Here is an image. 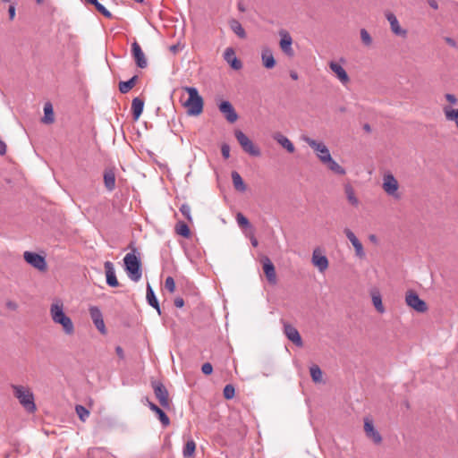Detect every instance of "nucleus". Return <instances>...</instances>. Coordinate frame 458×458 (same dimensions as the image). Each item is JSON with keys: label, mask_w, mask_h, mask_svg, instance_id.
<instances>
[{"label": "nucleus", "mask_w": 458, "mask_h": 458, "mask_svg": "<svg viewBox=\"0 0 458 458\" xmlns=\"http://www.w3.org/2000/svg\"><path fill=\"white\" fill-rule=\"evenodd\" d=\"M302 140L313 150L318 161L325 165L327 170L336 175H345V168L332 157L330 150L324 141L308 136L303 137Z\"/></svg>", "instance_id": "f257e3e1"}, {"label": "nucleus", "mask_w": 458, "mask_h": 458, "mask_svg": "<svg viewBox=\"0 0 458 458\" xmlns=\"http://www.w3.org/2000/svg\"><path fill=\"white\" fill-rule=\"evenodd\" d=\"M49 315L55 325L62 327L66 335H72L75 333L74 324L72 318L65 313V307L61 299H54L49 307Z\"/></svg>", "instance_id": "f03ea898"}, {"label": "nucleus", "mask_w": 458, "mask_h": 458, "mask_svg": "<svg viewBox=\"0 0 458 458\" xmlns=\"http://www.w3.org/2000/svg\"><path fill=\"white\" fill-rule=\"evenodd\" d=\"M182 90L188 94V98L183 102L189 115H199L203 111V98L198 89L193 87H182Z\"/></svg>", "instance_id": "7ed1b4c3"}, {"label": "nucleus", "mask_w": 458, "mask_h": 458, "mask_svg": "<svg viewBox=\"0 0 458 458\" xmlns=\"http://www.w3.org/2000/svg\"><path fill=\"white\" fill-rule=\"evenodd\" d=\"M458 98L453 93H445L441 99V109L447 122L454 123L458 129Z\"/></svg>", "instance_id": "20e7f679"}, {"label": "nucleus", "mask_w": 458, "mask_h": 458, "mask_svg": "<svg viewBox=\"0 0 458 458\" xmlns=\"http://www.w3.org/2000/svg\"><path fill=\"white\" fill-rule=\"evenodd\" d=\"M13 388L14 395L19 400L20 403L29 412H34L36 411V404L32 392L28 387L22 386H13Z\"/></svg>", "instance_id": "39448f33"}, {"label": "nucleus", "mask_w": 458, "mask_h": 458, "mask_svg": "<svg viewBox=\"0 0 458 458\" xmlns=\"http://www.w3.org/2000/svg\"><path fill=\"white\" fill-rule=\"evenodd\" d=\"M125 270L128 276L134 282H138L142 276L140 261L134 253H128L123 259Z\"/></svg>", "instance_id": "423d86ee"}, {"label": "nucleus", "mask_w": 458, "mask_h": 458, "mask_svg": "<svg viewBox=\"0 0 458 458\" xmlns=\"http://www.w3.org/2000/svg\"><path fill=\"white\" fill-rule=\"evenodd\" d=\"M382 189L386 195L395 199H399L401 198V194L399 192V182L391 172H386L383 174Z\"/></svg>", "instance_id": "0eeeda50"}, {"label": "nucleus", "mask_w": 458, "mask_h": 458, "mask_svg": "<svg viewBox=\"0 0 458 458\" xmlns=\"http://www.w3.org/2000/svg\"><path fill=\"white\" fill-rule=\"evenodd\" d=\"M234 135L244 152L252 157H259L261 155L260 148L242 131L236 130Z\"/></svg>", "instance_id": "6e6552de"}, {"label": "nucleus", "mask_w": 458, "mask_h": 458, "mask_svg": "<svg viewBox=\"0 0 458 458\" xmlns=\"http://www.w3.org/2000/svg\"><path fill=\"white\" fill-rule=\"evenodd\" d=\"M345 61L341 58L339 62L330 61L328 66L334 76L340 81L343 86H347L350 81V76L342 65Z\"/></svg>", "instance_id": "1a4fd4ad"}, {"label": "nucleus", "mask_w": 458, "mask_h": 458, "mask_svg": "<svg viewBox=\"0 0 458 458\" xmlns=\"http://www.w3.org/2000/svg\"><path fill=\"white\" fill-rule=\"evenodd\" d=\"M406 304L417 312L424 313L428 310L427 303L421 300L413 291H408L405 294Z\"/></svg>", "instance_id": "9d476101"}, {"label": "nucleus", "mask_w": 458, "mask_h": 458, "mask_svg": "<svg viewBox=\"0 0 458 458\" xmlns=\"http://www.w3.org/2000/svg\"><path fill=\"white\" fill-rule=\"evenodd\" d=\"M24 260L38 271L45 272L47 269V265L45 258L38 253L31 251H25L23 253Z\"/></svg>", "instance_id": "9b49d317"}, {"label": "nucleus", "mask_w": 458, "mask_h": 458, "mask_svg": "<svg viewBox=\"0 0 458 458\" xmlns=\"http://www.w3.org/2000/svg\"><path fill=\"white\" fill-rule=\"evenodd\" d=\"M311 263L320 273H324L329 267V261L320 248H315L311 255Z\"/></svg>", "instance_id": "f8f14e48"}, {"label": "nucleus", "mask_w": 458, "mask_h": 458, "mask_svg": "<svg viewBox=\"0 0 458 458\" xmlns=\"http://www.w3.org/2000/svg\"><path fill=\"white\" fill-rule=\"evenodd\" d=\"M364 432L368 438L373 443L379 445L382 442V437L380 433L375 428L374 423L371 418H364Z\"/></svg>", "instance_id": "ddd939ff"}, {"label": "nucleus", "mask_w": 458, "mask_h": 458, "mask_svg": "<svg viewBox=\"0 0 458 458\" xmlns=\"http://www.w3.org/2000/svg\"><path fill=\"white\" fill-rule=\"evenodd\" d=\"M344 233L347 239L351 242L352 245L353 246L356 257L359 258L360 259H365L366 254L363 245L360 242V241L357 238V236L354 234V233L349 228H345L344 230Z\"/></svg>", "instance_id": "4468645a"}, {"label": "nucleus", "mask_w": 458, "mask_h": 458, "mask_svg": "<svg viewBox=\"0 0 458 458\" xmlns=\"http://www.w3.org/2000/svg\"><path fill=\"white\" fill-rule=\"evenodd\" d=\"M153 389L154 394L157 399L158 400L160 405L163 406L164 408H168L170 406V399L168 391L164 386V385L159 382H155L153 383Z\"/></svg>", "instance_id": "2eb2a0df"}, {"label": "nucleus", "mask_w": 458, "mask_h": 458, "mask_svg": "<svg viewBox=\"0 0 458 458\" xmlns=\"http://www.w3.org/2000/svg\"><path fill=\"white\" fill-rule=\"evenodd\" d=\"M385 16L386 18V20L388 21L389 24H390V29H391V31L395 35V36H398V37H401V38H406L407 37V30L403 29L400 23H399V21L397 20L396 16L391 13V12H386L385 13Z\"/></svg>", "instance_id": "dca6fc26"}, {"label": "nucleus", "mask_w": 458, "mask_h": 458, "mask_svg": "<svg viewBox=\"0 0 458 458\" xmlns=\"http://www.w3.org/2000/svg\"><path fill=\"white\" fill-rule=\"evenodd\" d=\"M89 311L95 327L102 335H106V328L101 310L96 306H91L89 307Z\"/></svg>", "instance_id": "f3484780"}, {"label": "nucleus", "mask_w": 458, "mask_h": 458, "mask_svg": "<svg viewBox=\"0 0 458 458\" xmlns=\"http://www.w3.org/2000/svg\"><path fill=\"white\" fill-rule=\"evenodd\" d=\"M280 35V41H279V47L281 50L287 55L293 56V49L292 47L293 45V38L288 31L283 30L279 31Z\"/></svg>", "instance_id": "a211bd4d"}, {"label": "nucleus", "mask_w": 458, "mask_h": 458, "mask_svg": "<svg viewBox=\"0 0 458 458\" xmlns=\"http://www.w3.org/2000/svg\"><path fill=\"white\" fill-rule=\"evenodd\" d=\"M131 55L138 67L143 69L148 65V61L140 46L137 41L131 44Z\"/></svg>", "instance_id": "6ab92c4d"}, {"label": "nucleus", "mask_w": 458, "mask_h": 458, "mask_svg": "<svg viewBox=\"0 0 458 458\" xmlns=\"http://www.w3.org/2000/svg\"><path fill=\"white\" fill-rule=\"evenodd\" d=\"M218 107L229 123H233L237 121L238 114L229 101L221 102Z\"/></svg>", "instance_id": "aec40b11"}, {"label": "nucleus", "mask_w": 458, "mask_h": 458, "mask_svg": "<svg viewBox=\"0 0 458 458\" xmlns=\"http://www.w3.org/2000/svg\"><path fill=\"white\" fill-rule=\"evenodd\" d=\"M261 262L263 265V271L267 281L270 284H275L276 283V273L275 266L267 257H263Z\"/></svg>", "instance_id": "412c9836"}, {"label": "nucleus", "mask_w": 458, "mask_h": 458, "mask_svg": "<svg viewBox=\"0 0 458 458\" xmlns=\"http://www.w3.org/2000/svg\"><path fill=\"white\" fill-rule=\"evenodd\" d=\"M284 333L286 337L293 342L295 345L301 347L303 345L302 339L299 331L290 324H284Z\"/></svg>", "instance_id": "4be33fe9"}, {"label": "nucleus", "mask_w": 458, "mask_h": 458, "mask_svg": "<svg viewBox=\"0 0 458 458\" xmlns=\"http://www.w3.org/2000/svg\"><path fill=\"white\" fill-rule=\"evenodd\" d=\"M344 191L348 203L353 208H358L360 202L353 186L350 182L345 183L344 185Z\"/></svg>", "instance_id": "5701e85b"}, {"label": "nucleus", "mask_w": 458, "mask_h": 458, "mask_svg": "<svg viewBox=\"0 0 458 458\" xmlns=\"http://www.w3.org/2000/svg\"><path fill=\"white\" fill-rule=\"evenodd\" d=\"M106 284L111 287H117L119 282L116 278L114 267L111 261H106L104 264Z\"/></svg>", "instance_id": "b1692460"}, {"label": "nucleus", "mask_w": 458, "mask_h": 458, "mask_svg": "<svg viewBox=\"0 0 458 458\" xmlns=\"http://www.w3.org/2000/svg\"><path fill=\"white\" fill-rule=\"evenodd\" d=\"M224 58L233 70H240L242 67V62L236 57L233 48L227 47L224 53Z\"/></svg>", "instance_id": "393cba45"}, {"label": "nucleus", "mask_w": 458, "mask_h": 458, "mask_svg": "<svg viewBox=\"0 0 458 458\" xmlns=\"http://www.w3.org/2000/svg\"><path fill=\"white\" fill-rule=\"evenodd\" d=\"M273 139L284 148H285L289 153H293L295 151L293 143L281 132L274 133Z\"/></svg>", "instance_id": "a878e982"}, {"label": "nucleus", "mask_w": 458, "mask_h": 458, "mask_svg": "<svg viewBox=\"0 0 458 458\" xmlns=\"http://www.w3.org/2000/svg\"><path fill=\"white\" fill-rule=\"evenodd\" d=\"M261 60L264 67L267 69H272L276 65V60L274 58L273 52L268 47L262 48Z\"/></svg>", "instance_id": "bb28decb"}, {"label": "nucleus", "mask_w": 458, "mask_h": 458, "mask_svg": "<svg viewBox=\"0 0 458 458\" xmlns=\"http://www.w3.org/2000/svg\"><path fill=\"white\" fill-rule=\"evenodd\" d=\"M148 406L154 411L157 416L164 427H167L170 424V420L167 415L155 403L147 400Z\"/></svg>", "instance_id": "cd10ccee"}, {"label": "nucleus", "mask_w": 458, "mask_h": 458, "mask_svg": "<svg viewBox=\"0 0 458 458\" xmlns=\"http://www.w3.org/2000/svg\"><path fill=\"white\" fill-rule=\"evenodd\" d=\"M144 108V101L140 98H135L131 102V111L133 119L137 121L141 115Z\"/></svg>", "instance_id": "c85d7f7f"}, {"label": "nucleus", "mask_w": 458, "mask_h": 458, "mask_svg": "<svg viewBox=\"0 0 458 458\" xmlns=\"http://www.w3.org/2000/svg\"><path fill=\"white\" fill-rule=\"evenodd\" d=\"M42 122L46 124H51L55 122V114L51 103H46L44 106V117Z\"/></svg>", "instance_id": "c756f323"}, {"label": "nucleus", "mask_w": 458, "mask_h": 458, "mask_svg": "<svg viewBox=\"0 0 458 458\" xmlns=\"http://www.w3.org/2000/svg\"><path fill=\"white\" fill-rule=\"evenodd\" d=\"M232 180H233V184L236 191H241V192H243L246 191V189H247L246 184L244 183L242 176L240 175V174L238 172H236V171L232 172Z\"/></svg>", "instance_id": "7c9ffc66"}, {"label": "nucleus", "mask_w": 458, "mask_h": 458, "mask_svg": "<svg viewBox=\"0 0 458 458\" xmlns=\"http://www.w3.org/2000/svg\"><path fill=\"white\" fill-rule=\"evenodd\" d=\"M174 232L176 234L181 235L184 238H190L191 233L189 226L183 221H178L174 226Z\"/></svg>", "instance_id": "2f4dec72"}, {"label": "nucleus", "mask_w": 458, "mask_h": 458, "mask_svg": "<svg viewBox=\"0 0 458 458\" xmlns=\"http://www.w3.org/2000/svg\"><path fill=\"white\" fill-rule=\"evenodd\" d=\"M196 443L193 439L190 438L186 441L182 450V455L184 458L193 457L196 451Z\"/></svg>", "instance_id": "473e14b6"}, {"label": "nucleus", "mask_w": 458, "mask_h": 458, "mask_svg": "<svg viewBox=\"0 0 458 458\" xmlns=\"http://www.w3.org/2000/svg\"><path fill=\"white\" fill-rule=\"evenodd\" d=\"M105 186L108 191H113L115 187V175L112 170L106 171L104 174Z\"/></svg>", "instance_id": "72a5a7b5"}, {"label": "nucleus", "mask_w": 458, "mask_h": 458, "mask_svg": "<svg viewBox=\"0 0 458 458\" xmlns=\"http://www.w3.org/2000/svg\"><path fill=\"white\" fill-rule=\"evenodd\" d=\"M147 300H148V304L150 306H152L153 308H155L157 310V311L158 312V314H160L161 311H160L158 301L156 298V295L154 293L152 287L149 284L147 285Z\"/></svg>", "instance_id": "f704fd0d"}, {"label": "nucleus", "mask_w": 458, "mask_h": 458, "mask_svg": "<svg viewBox=\"0 0 458 458\" xmlns=\"http://www.w3.org/2000/svg\"><path fill=\"white\" fill-rule=\"evenodd\" d=\"M371 300H372V303H373L375 309L379 313L383 314L386 311V310H385V307L382 302L381 295L377 291L371 293Z\"/></svg>", "instance_id": "c9c22d12"}, {"label": "nucleus", "mask_w": 458, "mask_h": 458, "mask_svg": "<svg viewBox=\"0 0 458 458\" xmlns=\"http://www.w3.org/2000/svg\"><path fill=\"white\" fill-rule=\"evenodd\" d=\"M229 25L231 30L241 38H246V33L244 29L242 28V24L237 20H231L229 21Z\"/></svg>", "instance_id": "e433bc0d"}, {"label": "nucleus", "mask_w": 458, "mask_h": 458, "mask_svg": "<svg viewBox=\"0 0 458 458\" xmlns=\"http://www.w3.org/2000/svg\"><path fill=\"white\" fill-rule=\"evenodd\" d=\"M137 81L138 76L135 75L127 81H121L119 83V90L123 94L129 92L135 86Z\"/></svg>", "instance_id": "4c0bfd02"}, {"label": "nucleus", "mask_w": 458, "mask_h": 458, "mask_svg": "<svg viewBox=\"0 0 458 458\" xmlns=\"http://www.w3.org/2000/svg\"><path fill=\"white\" fill-rule=\"evenodd\" d=\"M310 376L315 382H320L322 380V371L318 366L314 365L310 369Z\"/></svg>", "instance_id": "58836bf2"}, {"label": "nucleus", "mask_w": 458, "mask_h": 458, "mask_svg": "<svg viewBox=\"0 0 458 458\" xmlns=\"http://www.w3.org/2000/svg\"><path fill=\"white\" fill-rule=\"evenodd\" d=\"M76 413L81 421H85L89 416V411L82 405H76Z\"/></svg>", "instance_id": "ea45409f"}, {"label": "nucleus", "mask_w": 458, "mask_h": 458, "mask_svg": "<svg viewBox=\"0 0 458 458\" xmlns=\"http://www.w3.org/2000/svg\"><path fill=\"white\" fill-rule=\"evenodd\" d=\"M360 39L367 47H370L372 44V38L365 29L360 30Z\"/></svg>", "instance_id": "a19ab883"}, {"label": "nucleus", "mask_w": 458, "mask_h": 458, "mask_svg": "<svg viewBox=\"0 0 458 458\" xmlns=\"http://www.w3.org/2000/svg\"><path fill=\"white\" fill-rule=\"evenodd\" d=\"M236 221H237L238 225L241 228L250 227V224L248 218L245 217L242 213H238L236 215Z\"/></svg>", "instance_id": "79ce46f5"}, {"label": "nucleus", "mask_w": 458, "mask_h": 458, "mask_svg": "<svg viewBox=\"0 0 458 458\" xmlns=\"http://www.w3.org/2000/svg\"><path fill=\"white\" fill-rule=\"evenodd\" d=\"M225 399L230 400L234 397L235 389L233 385H226L223 391Z\"/></svg>", "instance_id": "37998d69"}, {"label": "nucleus", "mask_w": 458, "mask_h": 458, "mask_svg": "<svg viewBox=\"0 0 458 458\" xmlns=\"http://www.w3.org/2000/svg\"><path fill=\"white\" fill-rule=\"evenodd\" d=\"M180 211L189 222H192L191 209L188 204H182L180 208Z\"/></svg>", "instance_id": "c03bdc74"}, {"label": "nucleus", "mask_w": 458, "mask_h": 458, "mask_svg": "<svg viewBox=\"0 0 458 458\" xmlns=\"http://www.w3.org/2000/svg\"><path fill=\"white\" fill-rule=\"evenodd\" d=\"M165 287L169 293H174L175 282L172 276L166 277L165 282Z\"/></svg>", "instance_id": "a18cd8bd"}, {"label": "nucleus", "mask_w": 458, "mask_h": 458, "mask_svg": "<svg viewBox=\"0 0 458 458\" xmlns=\"http://www.w3.org/2000/svg\"><path fill=\"white\" fill-rule=\"evenodd\" d=\"M201 370L205 375H210L213 371V367L209 362H206L202 365Z\"/></svg>", "instance_id": "49530a36"}, {"label": "nucleus", "mask_w": 458, "mask_h": 458, "mask_svg": "<svg viewBox=\"0 0 458 458\" xmlns=\"http://www.w3.org/2000/svg\"><path fill=\"white\" fill-rule=\"evenodd\" d=\"M221 152L223 157L227 159L230 157V147L227 144H223L221 147Z\"/></svg>", "instance_id": "de8ad7c7"}, {"label": "nucleus", "mask_w": 458, "mask_h": 458, "mask_svg": "<svg viewBox=\"0 0 458 458\" xmlns=\"http://www.w3.org/2000/svg\"><path fill=\"white\" fill-rule=\"evenodd\" d=\"M6 307L12 310H16L18 309V304L15 301H9L6 302Z\"/></svg>", "instance_id": "09e8293b"}, {"label": "nucleus", "mask_w": 458, "mask_h": 458, "mask_svg": "<svg viewBox=\"0 0 458 458\" xmlns=\"http://www.w3.org/2000/svg\"><path fill=\"white\" fill-rule=\"evenodd\" d=\"M428 4L434 10L438 9V3L437 0H427Z\"/></svg>", "instance_id": "8fccbe9b"}, {"label": "nucleus", "mask_w": 458, "mask_h": 458, "mask_svg": "<svg viewBox=\"0 0 458 458\" xmlns=\"http://www.w3.org/2000/svg\"><path fill=\"white\" fill-rule=\"evenodd\" d=\"M115 352H116L117 356H118L121 360L124 359V352H123V348H122L121 346H117V347L115 348Z\"/></svg>", "instance_id": "3c124183"}, {"label": "nucleus", "mask_w": 458, "mask_h": 458, "mask_svg": "<svg viewBox=\"0 0 458 458\" xmlns=\"http://www.w3.org/2000/svg\"><path fill=\"white\" fill-rule=\"evenodd\" d=\"M174 305L177 307V308H182L183 305H184V301L182 300V298L181 297H178L174 300Z\"/></svg>", "instance_id": "603ef678"}, {"label": "nucleus", "mask_w": 458, "mask_h": 458, "mask_svg": "<svg viewBox=\"0 0 458 458\" xmlns=\"http://www.w3.org/2000/svg\"><path fill=\"white\" fill-rule=\"evenodd\" d=\"M8 13H9L10 19L13 20L14 17H15V7H14V5H10L9 6Z\"/></svg>", "instance_id": "864d4df0"}, {"label": "nucleus", "mask_w": 458, "mask_h": 458, "mask_svg": "<svg viewBox=\"0 0 458 458\" xmlns=\"http://www.w3.org/2000/svg\"><path fill=\"white\" fill-rule=\"evenodd\" d=\"M96 9L100 13H103L105 9H106L103 4H101L99 2L95 4Z\"/></svg>", "instance_id": "5fc2aeb1"}, {"label": "nucleus", "mask_w": 458, "mask_h": 458, "mask_svg": "<svg viewBox=\"0 0 458 458\" xmlns=\"http://www.w3.org/2000/svg\"><path fill=\"white\" fill-rule=\"evenodd\" d=\"M250 242L253 247H257L259 245V242L253 234L250 236Z\"/></svg>", "instance_id": "6e6d98bb"}, {"label": "nucleus", "mask_w": 458, "mask_h": 458, "mask_svg": "<svg viewBox=\"0 0 458 458\" xmlns=\"http://www.w3.org/2000/svg\"><path fill=\"white\" fill-rule=\"evenodd\" d=\"M102 14L104 16L107 17V18H111L112 17V13L107 9H105V11H104V13Z\"/></svg>", "instance_id": "4d7b16f0"}, {"label": "nucleus", "mask_w": 458, "mask_h": 458, "mask_svg": "<svg viewBox=\"0 0 458 458\" xmlns=\"http://www.w3.org/2000/svg\"><path fill=\"white\" fill-rule=\"evenodd\" d=\"M290 76L294 81L298 80V74L296 72H291Z\"/></svg>", "instance_id": "13d9d810"}, {"label": "nucleus", "mask_w": 458, "mask_h": 458, "mask_svg": "<svg viewBox=\"0 0 458 458\" xmlns=\"http://www.w3.org/2000/svg\"><path fill=\"white\" fill-rule=\"evenodd\" d=\"M445 41H446V43H447V44H449L450 46H454V45H455V43H454V39H452V38H445Z\"/></svg>", "instance_id": "bf43d9fd"}, {"label": "nucleus", "mask_w": 458, "mask_h": 458, "mask_svg": "<svg viewBox=\"0 0 458 458\" xmlns=\"http://www.w3.org/2000/svg\"><path fill=\"white\" fill-rule=\"evenodd\" d=\"M85 1H86L87 3H89V4H93V5H95V4H98V0H85Z\"/></svg>", "instance_id": "052dcab7"}, {"label": "nucleus", "mask_w": 458, "mask_h": 458, "mask_svg": "<svg viewBox=\"0 0 458 458\" xmlns=\"http://www.w3.org/2000/svg\"><path fill=\"white\" fill-rule=\"evenodd\" d=\"M38 4L42 3L43 0H36Z\"/></svg>", "instance_id": "680f3d73"}, {"label": "nucleus", "mask_w": 458, "mask_h": 458, "mask_svg": "<svg viewBox=\"0 0 458 458\" xmlns=\"http://www.w3.org/2000/svg\"><path fill=\"white\" fill-rule=\"evenodd\" d=\"M135 1L138 2V3L143 2V0H135Z\"/></svg>", "instance_id": "e2e57ef3"}, {"label": "nucleus", "mask_w": 458, "mask_h": 458, "mask_svg": "<svg viewBox=\"0 0 458 458\" xmlns=\"http://www.w3.org/2000/svg\"><path fill=\"white\" fill-rule=\"evenodd\" d=\"M4 2H10V0H3Z\"/></svg>", "instance_id": "0e129e2a"}]
</instances>
